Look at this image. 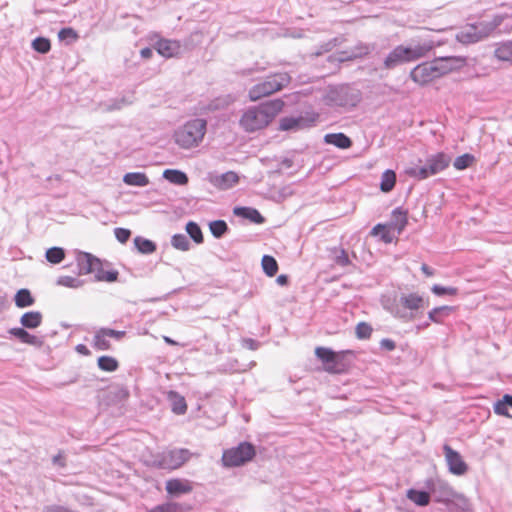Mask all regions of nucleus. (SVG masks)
<instances>
[{
	"label": "nucleus",
	"instance_id": "obj_43",
	"mask_svg": "<svg viewBox=\"0 0 512 512\" xmlns=\"http://www.w3.org/2000/svg\"><path fill=\"white\" fill-rule=\"evenodd\" d=\"M171 244L181 251H187L190 248V241L184 234H175L171 239Z\"/></svg>",
	"mask_w": 512,
	"mask_h": 512
},
{
	"label": "nucleus",
	"instance_id": "obj_27",
	"mask_svg": "<svg viewBox=\"0 0 512 512\" xmlns=\"http://www.w3.org/2000/svg\"><path fill=\"white\" fill-rule=\"evenodd\" d=\"M123 182L130 186L144 187L149 184V179L145 173L129 172L124 175Z\"/></svg>",
	"mask_w": 512,
	"mask_h": 512
},
{
	"label": "nucleus",
	"instance_id": "obj_49",
	"mask_svg": "<svg viewBox=\"0 0 512 512\" xmlns=\"http://www.w3.org/2000/svg\"><path fill=\"white\" fill-rule=\"evenodd\" d=\"M114 234H115L116 239L120 243H126L131 236V231L126 228H115Z\"/></svg>",
	"mask_w": 512,
	"mask_h": 512
},
{
	"label": "nucleus",
	"instance_id": "obj_40",
	"mask_svg": "<svg viewBox=\"0 0 512 512\" xmlns=\"http://www.w3.org/2000/svg\"><path fill=\"white\" fill-rule=\"evenodd\" d=\"M45 257L52 264L60 263L65 257V251L60 247H52L46 251Z\"/></svg>",
	"mask_w": 512,
	"mask_h": 512
},
{
	"label": "nucleus",
	"instance_id": "obj_20",
	"mask_svg": "<svg viewBox=\"0 0 512 512\" xmlns=\"http://www.w3.org/2000/svg\"><path fill=\"white\" fill-rule=\"evenodd\" d=\"M134 101L133 95L122 96L119 98L110 99L100 105L101 109L105 112L120 110L125 106L132 104Z\"/></svg>",
	"mask_w": 512,
	"mask_h": 512
},
{
	"label": "nucleus",
	"instance_id": "obj_53",
	"mask_svg": "<svg viewBox=\"0 0 512 512\" xmlns=\"http://www.w3.org/2000/svg\"><path fill=\"white\" fill-rule=\"evenodd\" d=\"M380 348L386 351H393L396 348V343L389 338H384L380 341Z\"/></svg>",
	"mask_w": 512,
	"mask_h": 512
},
{
	"label": "nucleus",
	"instance_id": "obj_13",
	"mask_svg": "<svg viewBox=\"0 0 512 512\" xmlns=\"http://www.w3.org/2000/svg\"><path fill=\"white\" fill-rule=\"evenodd\" d=\"M317 120L316 114L307 116H290L284 117L280 120V130L282 131H297L300 129L311 127Z\"/></svg>",
	"mask_w": 512,
	"mask_h": 512
},
{
	"label": "nucleus",
	"instance_id": "obj_58",
	"mask_svg": "<svg viewBox=\"0 0 512 512\" xmlns=\"http://www.w3.org/2000/svg\"><path fill=\"white\" fill-rule=\"evenodd\" d=\"M244 346L250 350H257L260 346V343L254 339L247 338L243 340Z\"/></svg>",
	"mask_w": 512,
	"mask_h": 512
},
{
	"label": "nucleus",
	"instance_id": "obj_50",
	"mask_svg": "<svg viewBox=\"0 0 512 512\" xmlns=\"http://www.w3.org/2000/svg\"><path fill=\"white\" fill-rule=\"evenodd\" d=\"M493 409H494L495 414H497V415L511 417V415L508 412V406L503 402L502 399H500L494 403Z\"/></svg>",
	"mask_w": 512,
	"mask_h": 512
},
{
	"label": "nucleus",
	"instance_id": "obj_46",
	"mask_svg": "<svg viewBox=\"0 0 512 512\" xmlns=\"http://www.w3.org/2000/svg\"><path fill=\"white\" fill-rule=\"evenodd\" d=\"M372 327L366 322H360L356 326V336L358 339H368L372 334Z\"/></svg>",
	"mask_w": 512,
	"mask_h": 512
},
{
	"label": "nucleus",
	"instance_id": "obj_5",
	"mask_svg": "<svg viewBox=\"0 0 512 512\" xmlns=\"http://www.w3.org/2000/svg\"><path fill=\"white\" fill-rule=\"evenodd\" d=\"M503 15H496L491 21H481L469 24L463 27L457 34L456 39L463 44H472L488 37L496 28H498L503 20Z\"/></svg>",
	"mask_w": 512,
	"mask_h": 512
},
{
	"label": "nucleus",
	"instance_id": "obj_7",
	"mask_svg": "<svg viewBox=\"0 0 512 512\" xmlns=\"http://www.w3.org/2000/svg\"><path fill=\"white\" fill-rule=\"evenodd\" d=\"M291 81V77L286 72L275 73L266 77L265 80L253 85L248 92L251 101H257L267 97L277 91L282 90Z\"/></svg>",
	"mask_w": 512,
	"mask_h": 512
},
{
	"label": "nucleus",
	"instance_id": "obj_44",
	"mask_svg": "<svg viewBox=\"0 0 512 512\" xmlns=\"http://www.w3.org/2000/svg\"><path fill=\"white\" fill-rule=\"evenodd\" d=\"M83 281L72 276H60L57 279V285L68 288H79L83 285Z\"/></svg>",
	"mask_w": 512,
	"mask_h": 512
},
{
	"label": "nucleus",
	"instance_id": "obj_17",
	"mask_svg": "<svg viewBox=\"0 0 512 512\" xmlns=\"http://www.w3.org/2000/svg\"><path fill=\"white\" fill-rule=\"evenodd\" d=\"M189 452L184 449L170 451L159 463L161 468L176 469L180 467L187 459Z\"/></svg>",
	"mask_w": 512,
	"mask_h": 512
},
{
	"label": "nucleus",
	"instance_id": "obj_32",
	"mask_svg": "<svg viewBox=\"0 0 512 512\" xmlns=\"http://www.w3.org/2000/svg\"><path fill=\"white\" fill-rule=\"evenodd\" d=\"M98 368L105 372H114L119 367V362L112 356L103 355L97 360Z\"/></svg>",
	"mask_w": 512,
	"mask_h": 512
},
{
	"label": "nucleus",
	"instance_id": "obj_18",
	"mask_svg": "<svg viewBox=\"0 0 512 512\" xmlns=\"http://www.w3.org/2000/svg\"><path fill=\"white\" fill-rule=\"evenodd\" d=\"M154 48L161 56L171 58L180 52L181 46L178 41L160 39L155 43Z\"/></svg>",
	"mask_w": 512,
	"mask_h": 512
},
{
	"label": "nucleus",
	"instance_id": "obj_10",
	"mask_svg": "<svg viewBox=\"0 0 512 512\" xmlns=\"http://www.w3.org/2000/svg\"><path fill=\"white\" fill-rule=\"evenodd\" d=\"M254 456V446L251 443L242 442L237 447L225 450L222 455V462L226 467H237L252 460Z\"/></svg>",
	"mask_w": 512,
	"mask_h": 512
},
{
	"label": "nucleus",
	"instance_id": "obj_51",
	"mask_svg": "<svg viewBox=\"0 0 512 512\" xmlns=\"http://www.w3.org/2000/svg\"><path fill=\"white\" fill-rule=\"evenodd\" d=\"M23 343H26V344H30V345H33V346H36V347H41L44 343L43 339L38 337V336H35V335H32L30 334L29 332H26L24 338L22 339Z\"/></svg>",
	"mask_w": 512,
	"mask_h": 512
},
{
	"label": "nucleus",
	"instance_id": "obj_14",
	"mask_svg": "<svg viewBox=\"0 0 512 512\" xmlns=\"http://www.w3.org/2000/svg\"><path fill=\"white\" fill-rule=\"evenodd\" d=\"M208 181L217 189L228 190L238 183L239 177L233 171H227L222 174L209 173Z\"/></svg>",
	"mask_w": 512,
	"mask_h": 512
},
{
	"label": "nucleus",
	"instance_id": "obj_37",
	"mask_svg": "<svg viewBox=\"0 0 512 512\" xmlns=\"http://www.w3.org/2000/svg\"><path fill=\"white\" fill-rule=\"evenodd\" d=\"M186 232L195 243L200 244L203 242V234L197 223L193 221L188 222L186 224Z\"/></svg>",
	"mask_w": 512,
	"mask_h": 512
},
{
	"label": "nucleus",
	"instance_id": "obj_61",
	"mask_svg": "<svg viewBox=\"0 0 512 512\" xmlns=\"http://www.w3.org/2000/svg\"><path fill=\"white\" fill-rule=\"evenodd\" d=\"M276 283L280 286H285L288 284V276L285 274H281L276 278Z\"/></svg>",
	"mask_w": 512,
	"mask_h": 512
},
{
	"label": "nucleus",
	"instance_id": "obj_26",
	"mask_svg": "<svg viewBox=\"0 0 512 512\" xmlns=\"http://www.w3.org/2000/svg\"><path fill=\"white\" fill-rule=\"evenodd\" d=\"M407 498L418 506L424 507L430 503V494L424 490L409 489Z\"/></svg>",
	"mask_w": 512,
	"mask_h": 512
},
{
	"label": "nucleus",
	"instance_id": "obj_47",
	"mask_svg": "<svg viewBox=\"0 0 512 512\" xmlns=\"http://www.w3.org/2000/svg\"><path fill=\"white\" fill-rule=\"evenodd\" d=\"M431 291L437 296H444V295H456L458 292V289L455 287H445V286L435 284L432 286Z\"/></svg>",
	"mask_w": 512,
	"mask_h": 512
},
{
	"label": "nucleus",
	"instance_id": "obj_34",
	"mask_svg": "<svg viewBox=\"0 0 512 512\" xmlns=\"http://www.w3.org/2000/svg\"><path fill=\"white\" fill-rule=\"evenodd\" d=\"M396 183V173L393 170H386L381 176L380 189L383 192H390Z\"/></svg>",
	"mask_w": 512,
	"mask_h": 512
},
{
	"label": "nucleus",
	"instance_id": "obj_8",
	"mask_svg": "<svg viewBox=\"0 0 512 512\" xmlns=\"http://www.w3.org/2000/svg\"><path fill=\"white\" fill-rule=\"evenodd\" d=\"M359 99L358 92L346 85L331 87L325 96L328 105L337 107H354Z\"/></svg>",
	"mask_w": 512,
	"mask_h": 512
},
{
	"label": "nucleus",
	"instance_id": "obj_36",
	"mask_svg": "<svg viewBox=\"0 0 512 512\" xmlns=\"http://www.w3.org/2000/svg\"><path fill=\"white\" fill-rule=\"evenodd\" d=\"M405 173L408 176L415 178L417 180H424L431 176V174L429 173V171L427 169L426 164H424L423 166L414 165V166L408 167L405 170Z\"/></svg>",
	"mask_w": 512,
	"mask_h": 512
},
{
	"label": "nucleus",
	"instance_id": "obj_2",
	"mask_svg": "<svg viewBox=\"0 0 512 512\" xmlns=\"http://www.w3.org/2000/svg\"><path fill=\"white\" fill-rule=\"evenodd\" d=\"M206 130V120L195 118L178 127L174 132L173 138L180 148L191 149L197 147L202 142Z\"/></svg>",
	"mask_w": 512,
	"mask_h": 512
},
{
	"label": "nucleus",
	"instance_id": "obj_25",
	"mask_svg": "<svg viewBox=\"0 0 512 512\" xmlns=\"http://www.w3.org/2000/svg\"><path fill=\"white\" fill-rule=\"evenodd\" d=\"M408 223L407 220V212L402 210L401 208H395L392 211V219L390 226L397 230L398 234H401V232L404 230Z\"/></svg>",
	"mask_w": 512,
	"mask_h": 512
},
{
	"label": "nucleus",
	"instance_id": "obj_19",
	"mask_svg": "<svg viewBox=\"0 0 512 512\" xmlns=\"http://www.w3.org/2000/svg\"><path fill=\"white\" fill-rule=\"evenodd\" d=\"M167 400L171 405L172 411L177 415H183L187 411V404L185 398L176 391L167 392Z\"/></svg>",
	"mask_w": 512,
	"mask_h": 512
},
{
	"label": "nucleus",
	"instance_id": "obj_41",
	"mask_svg": "<svg viewBox=\"0 0 512 512\" xmlns=\"http://www.w3.org/2000/svg\"><path fill=\"white\" fill-rule=\"evenodd\" d=\"M475 157L472 154L465 153L455 158L453 166L456 170H464L471 166Z\"/></svg>",
	"mask_w": 512,
	"mask_h": 512
},
{
	"label": "nucleus",
	"instance_id": "obj_9",
	"mask_svg": "<svg viewBox=\"0 0 512 512\" xmlns=\"http://www.w3.org/2000/svg\"><path fill=\"white\" fill-rule=\"evenodd\" d=\"M346 353H350V351H346ZM315 354L323 363L325 371L329 373L340 374L347 368V364L344 361V351L337 353L330 348L317 347Z\"/></svg>",
	"mask_w": 512,
	"mask_h": 512
},
{
	"label": "nucleus",
	"instance_id": "obj_11",
	"mask_svg": "<svg viewBox=\"0 0 512 512\" xmlns=\"http://www.w3.org/2000/svg\"><path fill=\"white\" fill-rule=\"evenodd\" d=\"M125 331H118L110 328H101L95 332L92 340V347L98 351H106L111 348L110 338L120 340L125 336Z\"/></svg>",
	"mask_w": 512,
	"mask_h": 512
},
{
	"label": "nucleus",
	"instance_id": "obj_60",
	"mask_svg": "<svg viewBox=\"0 0 512 512\" xmlns=\"http://www.w3.org/2000/svg\"><path fill=\"white\" fill-rule=\"evenodd\" d=\"M75 349L79 354H82L85 356L90 355L89 349L84 344H78Z\"/></svg>",
	"mask_w": 512,
	"mask_h": 512
},
{
	"label": "nucleus",
	"instance_id": "obj_35",
	"mask_svg": "<svg viewBox=\"0 0 512 512\" xmlns=\"http://www.w3.org/2000/svg\"><path fill=\"white\" fill-rule=\"evenodd\" d=\"M261 265L264 273L269 277L275 276L278 272V263L273 256L264 255L261 260Z\"/></svg>",
	"mask_w": 512,
	"mask_h": 512
},
{
	"label": "nucleus",
	"instance_id": "obj_62",
	"mask_svg": "<svg viewBox=\"0 0 512 512\" xmlns=\"http://www.w3.org/2000/svg\"><path fill=\"white\" fill-rule=\"evenodd\" d=\"M53 463L55 465H59L61 467H63L65 464H64V461H63V456L61 453H58L57 455H55L52 459Z\"/></svg>",
	"mask_w": 512,
	"mask_h": 512
},
{
	"label": "nucleus",
	"instance_id": "obj_6",
	"mask_svg": "<svg viewBox=\"0 0 512 512\" xmlns=\"http://www.w3.org/2000/svg\"><path fill=\"white\" fill-rule=\"evenodd\" d=\"M450 60V58H440L421 63L412 69L410 77L414 82L425 85L448 73L451 70V67L448 66Z\"/></svg>",
	"mask_w": 512,
	"mask_h": 512
},
{
	"label": "nucleus",
	"instance_id": "obj_33",
	"mask_svg": "<svg viewBox=\"0 0 512 512\" xmlns=\"http://www.w3.org/2000/svg\"><path fill=\"white\" fill-rule=\"evenodd\" d=\"M134 245L142 254H152L156 250V244L153 241L141 236L134 238Z\"/></svg>",
	"mask_w": 512,
	"mask_h": 512
},
{
	"label": "nucleus",
	"instance_id": "obj_64",
	"mask_svg": "<svg viewBox=\"0 0 512 512\" xmlns=\"http://www.w3.org/2000/svg\"><path fill=\"white\" fill-rule=\"evenodd\" d=\"M502 400H503V402H504L508 407H511V408H512V395H510V394H505V395L502 397Z\"/></svg>",
	"mask_w": 512,
	"mask_h": 512
},
{
	"label": "nucleus",
	"instance_id": "obj_22",
	"mask_svg": "<svg viewBox=\"0 0 512 512\" xmlns=\"http://www.w3.org/2000/svg\"><path fill=\"white\" fill-rule=\"evenodd\" d=\"M326 144L334 145L340 149H348L352 146V140L344 133H329L324 136Z\"/></svg>",
	"mask_w": 512,
	"mask_h": 512
},
{
	"label": "nucleus",
	"instance_id": "obj_48",
	"mask_svg": "<svg viewBox=\"0 0 512 512\" xmlns=\"http://www.w3.org/2000/svg\"><path fill=\"white\" fill-rule=\"evenodd\" d=\"M334 261L337 265L345 267L350 263L348 254L344 249H339L336 251V255Z\"/></svg>",
	"mask_w": 512,
	"mask_h": 512
},
{
	"label": "nucleus",
	"instance_id": "obj_12",
	"mask_svg": "<svg viewBox=\"0 0 512 512\" xmlns=\"http://www.w3.org/2000/svg\"><path fill=\"white\" fill-rule=\"evenodd\" d=\"M443 451L450 473L457 476H462L468 471V465L463 460L459 452L452 449L448 444L443 446Z\"/></svg>",
	"mask_w": 512,
	"mask_h": 512
},
{
	"label": "nucleus",
	"instance_id": "obj_45",
	"mask_svg": "<svg viewBox=\"0 0 512 512\" xmlns=\"http://www.w3.org/2000/svg\"><path fill=\"white\" fill-rule=\"evenodd\" d=\"M32 47L35 51L45 54L48 53L51 49V43L47 38L37 37L32 42Z\"/></svg>",
	"mask_w": 512,
	"mask_h": 512
},
{
	"label": "nucleus",
	"instance_id": "obj_52",
	"mask_svg": "<svg viewBox=\"0 0 512 512\" xmlns=\"http://www.w3.org/2000/svg\"><path fill=\"white\" fill-rule=\"evenodd\" d=\"M58 37L61 40H64L68 37H70L72 39H76L77 34L72 28H62L58 33Z\"/></svg>",
	"mask_w": 512,
	"mask_h": 512
},
{
	"label": "nucleus",
	"instance_id": "obj_54",
	"mask_svg": "<svg viewBox=\"0 0 512 512\" xmlns=\"http://www.w3.org/2000/svg\"><path fill=\"white\" fill-rule=\"evenodd\" d=\"M370 52V47L365 44H361L357 47V52H353L348 58L352 57H361L363 55H367Z\"/></svg>",
	"mask_w": 512,
	"mask_h": 512
},
{
	"label": "nucleus",
	"instance_id": "obj_30",
	"mask_svg": "<svg viewBox=\"0 0 512 512\" xmlns=\"http://www.w3.org/2000/svg\"><path fill=\"white\" fill-rule=\"evenodd\" d=\"M452 311L453 307L447 305L435 307L429 311L428 318L431 322L440 324L443 323L444 318L447 317Z\"/></svg>",
	"mask_w": 512,
	"mask_h": 512
},
{
	"label": "nucleus",
	"instance_id": "obj_4",
	"mask_svg": "<svg viewBox=\"0 0 512 512\" xmlns=\"http://www.w3.org/2000/svg\"><path fill=\"white\" fill-rule=\"evenodd\" d=\"M429 305V301L417 293L401 294L399 299L386 309L396 318L402 320H411L415 312L424 309Z\"/></svg>",
	"mask_w": 512,
	"mask_h": 512
},
{
	"label": "nucleus",
	"instance_id": "obj_3",
	"mask_svg": "<svg viewBox=\"0 0 512 512\" xmlns=\"http://www.w3.org/2000/svg\"><path fill=\"white\" fill-rule=\"evenodd\" d=\"M432 48L431 42H424L411 47L399 45L387 55L384 60V67L386 69H393L404 63L416 61L425 57Z\"/></svg>",
	"mask_w": 512,
	"mask_h": 512
},
{
	"label": "nucleus",
	"instance_id": "obj_31",
	"mask_svg": "<svg viewBox=\"0 0 512 512\" xmlns=\"http://www.w3.org/2000/svg\"><path fill=\"white\" fill-rule=\"evenodd\" d=\"M494 55L500 61L512 62V41L500 43L496 47Z\"/></svg>",
	"mask_w": 512,
	"mask_h": 512
},
{
	"label": "nucleus",
	"instance_id": "obj_57",
	"mask_svg": "<svg viewBox=\"0 0 512 512\" xmlns=\"http://www.w3.org/2000/svg\"><path fill=\"white\" fill-rule=\"evenodd\" d=\"M380 238L384 243H391L395 236L392 235L391 232L384 227V230L381 231Z\"/></svg>",
	"mask_w": 512,
	"mask_h": 512
},
{
	"label": "nucleus",
	"instance_id": "obj_23",
	"mask_svg": "<svg viewBox=\"0 0 512 512\" xmlns=\"http://www.w3.org/2000/svg\"><path fill=\"white\" fill-rule=\"evenodd\" d=\"M191 490V486L180 479H171L166 482V491L173 496L189 493Z\"/></svg>",
	"mask_w": 512,
	"mask_h": 512
},
{
	"label": "nucleus",
	"instance_id": "obj_63",
	"mask_svg": "<svg viewBox=\"0 0 512 512\" xmlns=\"http://www.w3.org/2000/svg\"><path fill=\"white\" fill-rule=\"evenodd\" d=\"M384 230V225L382 224H377L376 226H374L371 230V234L374 235V236H377V235H381V231Z\"/></svg>",
	"mask_w": 512,
	"mask_h": 512
},
{
	"label": "nucleus",
	"instance_id": "obj_55",
	"mask_svg": "<svg viewBox=\"0 0 512 512\" xmlns=\"http://www.w3.org/2000/svg\"><path fill=\"white\" fill-rule=\"evenodd\" d=\"M26 330L25 328H20V327H16V328H11L9 330V333L13 336H15L16 338H18L20 341H22V339L24 338L25 334H26Z\"/></svg>",
	"mask_w": 512,
	"mask_h": 512
},
{
	"label": "nucleus",
	"instance_id": "obj_56",
	"mask_svg": "<svg viewBox=\"0 0 512 512\" xmlns=\"http://www.w3.org/2000/svg\"><path fill=\"white\" fill-rule=\"evenodd\" d=\"M26 330L25 328H20V327H16V328H11L9 330V333L13 336H15L16 338H18L20 341H22V339L24 338L25 334H26Z\"/></svg>",
	"mask_w": 512,
	"mask_h": 512
},
{
	"label": "nucleus",
	"instance_id": "obj_38",
	"mask_svg": "<svg viewBox=\"0 0 512 512\" xmlns=\"http://www.w3.org/2000/svg\"><path fill=\"white\" fill-rule=\"evenodd\" d=\"M183 505L175 502H167L153 507L149 512H185Z\"/></svg>",
	"mask_w": 512,
	"mask_h": 512
},
{
	"label": "nucleus",
	"instance_id": "obj_1",
	"mask_svg": "<svg viewBox=\"0 0 512 512\" xmlns=\"http://www.w3.org/2000/svg\"><path fill=\"white\" fill-rule=\"evenodd\" d=\"M283 107L284 102L281 99L269 100L258 106L249 107L242 114L239 124L249 133L261 130L268 126Z\"/></svg>",
	"mask_w": 512,
	"mask_h": 512
},
{
	"label": "nucleus",
	"instance_id": "obj_39",
	"mask_svg": "<svg viewBox=\"0 0 512 512\" xmlns=\"http://www.w3.org/2000/svg\"><path fill=\"white\" fill-rule=\"evenodd\" d=\"M211 234L215 238H221L227 231L228 225L224 220H214L209 223Z\"/></svg>",
	"mask_w": 512,
	"mask_h": 512
},
{
	"label": "nucleus",
	"instance_id": "obj_29",
	"mask_svg": "<svg viewBox=\"0 0 512 512\" xmlns=\"http://www.w3.org/2000/svg\"><path fill=\"white\" fill-rule=\"evenodd\" d=\"M14 301L18 308H26L32 306L35 302V299L28 289L23 288L17 291L14 297Z\"/></svg>",
	"mask_w": 512,
	"mask_h": 512
},
{
	"label": "nucleus",
	"instance_id": "obj_16",
	"mask_svg": "<svg viewBox=\"0 0 512 512\" xmlns=\"http://www.w3.org/2000/svg\"><path fill=\"white\" fill-rule=\"evenodd\" d=\"M450 162L451 158L449 155L439 152L428 157L425 164L429 173L433 176L445 170Z\"/></svg>",
	"mask_w": 512,
	"mask_h": 512
},
{
	"label": "nucleus",
	"instance_id": "obj_21",
	"mask_svg": "<svg viewBox=\"0 0 512 512\" xmlns=\"http://www.w3.org/2000/svg\"><path fill=\"white\" fill-rule=\"evenodd\" d=\"M233 213L236 216L242 217L244 219H248L251 222L256 223V224H262L265 221V219L261 215V213L255 208L235 207L233 210Z\"/></svg>",
	"mask_w": 512,
	"mask_h": 512
},
{
	"label": "nucleus",
	"instance_id": "obj_59",
	"mask_svg": "<svg viewBox=\"0 0 512 512\" xmlns=\"http://www.w3.org/2000/svg\"><path fill=\"white\" fill-rule=\"evenodd\" d=\"M140 55L143 59H149L153 55V50L149 47L141 49Z\"/></svg>",
	"mask_w": 512,
	"mask_h": 512
},
{
	"label": "nucleus",
	"instance_id": "obj_28",
	"mask_svg": "<svg viewBox=\"0 0 512 512\" xmlns=\"http://www.w3.org/2000/svg\"><path fill=\"white\" fill-rule=\"evenodd\" d=\"M163 177L172 184L186 185L189 181L185 172L177 169H166L163 172Z\"/></svg>",
	"mask_w": 512,
	"mask_h": 512
},
{
	"label": "nucleus",
	"instance_id": "obj_15",
	"mask_svg": "<svg viewBox=\"0 0 512 512\" xmlns=\"http://www.w3.org/2000/svg\"><path fill=\"white\" fill-rule=\"evenodd\" d=\"M78 274H96L101 262L98 258L87 252H79L76 257Z\"/></svg>",
	"mask_w": 512,
	"mask_h": 512
},
{
	"label": "nucleus",
	"instance_id": "obj_42",
	"mask_svg": "<svg viewBox=\"0 0 512 512\" xmlns=\"http://www.w3.org/2000/svg\"><path fill=\"white\" fill-rule=\"evenodd\" d=\"M95 278L97 281L114 282L118 278V272L116 270L105 271L102 268V264H100Z\"/></svg>",
	"mask_w": 512,
	"mask_h": 512
},
{
	"label": "nucleus",
	"instance_id": "obj_24",
	"mask_svg": "<svg viewBox=\"0 0 512 512\" xmlns=\"http://www.w3.org/2000/svg\"><path fill=\"white\" fill-rule=\"evenodd\" d=\"M42 314L39 311H29L24 313L20 318V323L24 328L35 329L42 323Z\"/></svg>",
	"mask_w": 512,
	"mask_h": 512
}]
</instances>
